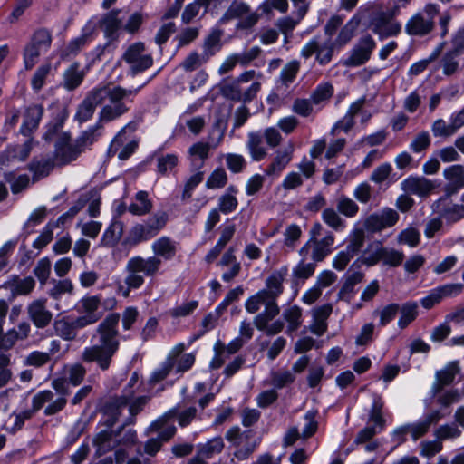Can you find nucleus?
Segmentation results:
<instances>
[{
	"mask_svg": "<svg viewBox=\"0 0 464 464\" xmlns=\"http://www.w3.org/2000/svg\"><path fill=\"white\" fill-rule=\"evenodd\" d=\"M230 447L234 448V458L245 460L255 451L256 441L253 439L251 431H242L237 426L230 428L225 434Z\"/></svg>",
	"mask_w": 464,
	"mask_h": 464,
	"instance_id": "8",
	"label": "nucleus"
},
{
	"mask_svg": "<svg viewBox=\"0 0 464 464\" xmlns=\"http://www.w3.org/2000/svg\"><path fill=\"white\" fill-rule=\"evenodd\" d=\"M293 151L294 149L292 145L284 150H276L273 160L265 169V175L272 178H278L292 160Z\"/></svg>",
	"mask_w": 464,
	"mask_h": 464,
	"instance_id": "25",
	"label": "nucleus"
},
{
	"mask_svg": "<svg viewBox=\"0 0 464 464\" xmlns=\"http://www.w3.org/2000/svg\"><path fill=\"white\" fill-rule=\"evenodd\" d=\"M288 275V267L284 266L274 271L266 280V288L264 289L269 296L276 302L278 296L283 293V283Z\"/></svg>",
	"mask_w": 464,
	"mask_h": 464,
	"instance_id": "28",
	"label": "nucleus"
},
{
	"mask_svg": "<svg viewBox=\"0 0 464 464\" xmlns=\"http://www.w3.org/2000/svg\"><path fill=\"white\" fill-rule=\"evenodd\" d=\"M166 222L165 214H156L145 223L136 224L130 231L129 241L137 245L151 239L165 227Z\"/></svg>",
	"mask_w": 464,
	"mask_h": 464,
	"instance_id": "9",
	"label": "nucleus"
},
{
	"mask_svg": "<svg viewBox=\"0 0 464 464\" xmlns=\"http://www.w3.org/2000/svg\"><path fill=\"white\" fill-rule=\"evenodd\" d=\"M57 165L54 158H43L41 160H34L31 162L30 169L34 172L37 178H43L47 176L53 167Z\"/></svg>",
	"mask_w": 464,
	"mask_h": 464,
	"instance_id": "52",
	"label": "nucleus"
},
{
	"mask_svg": "<svg viewBox=\"0 0 464 464\" xmlns=\"http://www.w3.org/2000/svg\"><path fill=\"white\" fill-rule=\"evenodd\" d=\"M461 54L458 50L452 47L447 52L442 59V71L446 75L453 74L459 68L458 58Z\"/></svg>",
	"mask_w": 464,
	"mask_h": 464,
	"instance_id": "60",
	"label": "nucleus"
},
{
	"mask_svg": "<svg viewBox=\"0 0 464 464\" xmlns=\"http://www.w3.org/2000/svg\"><path fill=\"white\" fill-rule=\"evenodd\" d=\"M360 18L356 15L348 21L339 32L338 36L334 42V44L337 47H343L348 44L353 37L354 33L360 24Z\"/></svg>",
	"mask_w": 464,
	"mask_h": 464,
	"instance_id": "42",
	"label": "nucleus"
},
{
	"mask_svg": "<svg viewBox=\"0 0 464 464\" xmlns=\"http://www.w3.org/2000/svg\"><path fill=\"white\" fill-rule=\"evenodd\" d=\"M261 306L265 309L254 318V324L257 330L264 332L266 335H276L284 329V321L277 319L271 323L280 313L277 302H275L265 290H259L249 296L245 302V308L249 314L259 311Z\"/></svg>",
	"mask_w": 464,
	"mask_h": 464,
	"instance_id": "3",
	"label": "nucleus"
},
{
	"mask_svg": "<svg viewBox=\"0 0 464 464\" xmlns=\"http://www.w3.org/2000/svg\"><path fill=\"white\" fill-rule=\"evenodd\" d=\"M168 414L176 419L178 424L181 428H185L192 423L193 420L198 419V410L195 406H189L184 409L174 408L171 409Z\"/></svg>",
	"mask_w": 464,
	"mask_h": 464,
	"instance_id": "39",
	"label": "nucleus"
},
{
	"mask_svg": "<svg viewBox=\"0 0 464 464\" xmlns=\"http://www.w3.org/2000/svg\"><path fill=\"white\" fill-rule=\"evenodd\" d=\"M238 189L235 186H229L226 192L218 198V210L223 214L235 211L238 206L236 195Z\"/></svg>",
	"mask_w": 464,
	"mask_h": 464,
	"instance_id": "36",
	"label": "nucleus"
},
{
	"mask_svg": "<svg viewBox=\"0 0 464 464\" xmlns=\"http://www.w3.org/2000/svg\"><path fill=\"white\" fill-rule=\"evenodd\" d=\"M446 179L444 192L447 197L458 193L464 188V168L461 165H452L443 171Z\"/></svg>",
	"mask_w": 464,
	"mask_h": 464,
	"instance_id": "24",
	"label": "nucleus"
},
{
	"mask_svg": "<svg viewBox=\"0 0 464 464\" xmlns=\"http://www.w3.org/2000/svg\"><path fill=\"white\" fill-rule=\"evenodd\" d=\"M136 126L133 122L126 124L114 137L109 147L108 153L110 156L118 154V158L121 160H128L138 148V142L136 140H130L127 144L123 145L125 139L124 134L127 131L133 132Z\"/></svg>",
	"mask_w": 464,
	"mask_h": 464,
	"instance_id": "18",
	"label": "nucleus"
},
{
	"mask_svg": "<svg viewBox=\"0 0 464 464\" xmlns=\"http://www.w3.org/2000/svg\"><path fill=\"white\" fill-rule=\"evenodd\" d=\"M430 429V426L422 420L415 423L404 425L395 430L396 433H410L413 440L424 436Z\"/></svg>",
	"mask_w": 464,
	"mask_h": 464,
	"instance_id": "53",
	"label": "nucleus"
},
{
	"mask_svg": "<svg viewBox=\"0 0 464 464\" xmlns=\"http://www.w3.org/2000/svg\"><path fill=\"white\" fill-rule=\"evenodd\" d=\"M440 217L449 223H455L464 218V205L446 203L440 210Z\"/></svg>",
	"mask_w": 464,
	"mask_h": 464,
	"instance_id": "45",
	"label": "nucleus"
},
{
	"mask_svg": "<svg viewBox=\"0 0 464 464\" xmlns=\"http://www.w3.org/2000/svg\"><path fill=\"white\" fill-rule=\"evenodd\" d=\"M52 64L50 62L39 66L34 73L31 85L35 92H38L45 84V81L51 72Z\"/></svg>",
	"mask_w": 464,
	"mask_h": 464,
	"instance_id": "57",
	"label": "nucleus"
},
{
	"mask_svg": "<svg viewBox=\"0 0 464 464\" xmlns=\"http://www.w3.org/2000/svg\"><path fill=\"white\" fill-rule=\"evenodd\" d=\"M53 327L56 335L65 341H72L77 337L78 331L87 326L78 316L67 315L55 320Z\"/></svg>",
	"mask_w": 464,
	"mask_h": 464,
	"instance_id": "23",
	"label": "nucleus"
},
{
	"mask_svg": "<svg viewBox=\"0 0 464 464\" xmlns=\"http://www.w3.org/2000/svg\"><path fill=\"white\" fill-rule=\"evenodd\" d=\"M376 46L375 41L371 35L361 37L358 43L351 50L349 56L343 61V65L357 67L369 61L372 51Z\"/></svg>",
	"mask_w": 464,
	"mask_h": 464,
	"instance_id": "16",
	"label": "nucleus"
},
{
	"mask_svg": "<svg viewBox=\"0 0 464 464\" xmlns=\"http://www.w3.org/2000/svg\"><path fill=\"white\" fill-rule=\"evenodd\" d=\"M441 50L442 46L439 45L431 52V53L427 58L420 60L411 64V67L409 68L408 74L410 76H417L420 74L427 69L430 63L434 62L439 57V55L441 53Z\"/></svg>",
	"mask_w": 464,
	"mask_h": 464,
	"instance_id": "51",
	"label": "nucleus"
},
{
	"mask_svg": "<svg viewBox=\"0 0 464 464\" xmlns=\"http://www.w3.org/2000/svg\"><path fill=\"white\" fill-rule=\"evenodd\" d=\"M160 267L161 259L157 256H132L125 266L126 282L132 287H141L145 283V277L156 276Z\"/></svg>",
	"mask_w": 464,
	"mask_h": 464,
	"instance_id": "4",
	"label": "nucleus"
},
{
	"mask_svg": "<svg viewBox=\"0 0 464 464\" xmlns=\"http://www.w3.org/2000/svg\"><path fill=\"white\" fill-rule=\"evenodd\" d=\"M210 145L207 142L194 143L188 150L191 164L195 169H200L208 158Z\"/></svg>",
	"mask_w": 464,
	"mask_h": 464,
	"instance_id": "40",
	"label": "nucleus"
},
{
	"mask_svg": "<svg viewBox=\"0 0 464 464\" xmlns=\"http://www.w3.org/2000/svg\"><path fill=\"white\" fill-rule=\"evenodd\" d=\"M263 77L261 72H256L255 70H248L242 72L237 79H235L229 85L225 87V91L231 99L236 101H243L244 102H251L258 93L261 89L259 81H255L252 84L242 92L239 86L241 83H246L254 81L255 79H261Z\"/></svg>",
	"mask_w": 464,
	"mask_h": 464,
	"instance_id": "7",
	"label": "nucleus"
},
{
	"mask_svg": "<svg viewBox=\"0 0 464 464\" xmlns=\"http://www.w3.org/2000/svg\"><path fill=\"white\" fill-rule=\"evenodd\" d=\"M53 287L48 291V295L54 300H59L65 294L72 295L74 289L73 284L70 279L52 281Z\"/></svg>",
	"mask_w": 464,
	"mask_h": 464,
	"instance_id": "50",
	"label": "nucleus"
},
{
	"mask_svg": "<svg viewBox=\"0 0 464 464\" xmlns=\"http://www.w3.org/2000/svg\"><path fill=\"white\" fill-rule=\"evenodd\" d=\"M284 245L294 249L302 236V229L296 224L287 226L284 231Z\"/></svg>",
	"mask_w": 464,
	"mask_h": 464,
	"instance_id": "64",
	"label": "nucleus"
},
{
	"mask_svg": "<svg viewBox=\"0 0 464 464\" xmlns=\"http://www.w3.org/2000/svg\"><path fill=\"white\" fill-rule=\"evenodd\" d=\"M335 241L334 235L327 231L322 238H310L302 247L298 253L301 257H306L311 250V259L314 263L323 261L333 250V246Z\"/></svg>",
	"mask_w": 464,
	"mask_h": 464,
	"instance_id": "10",
	"label": "nucleus"
},
{
	"mask_svg": "<svg viewBox=\"0 0 464 464\" xmlns=\"http://www.w3.org/2000/svg\"><path fill=\"white\" fill-rule=\"evenodd\" d=\"M28 318L39 329L45 328L53 320V313L47 308V299L33 300L27 306Z\"/></svg>",
	"mask_w": 464,
	"mask_h": 464,
	"instance_id": "21",
	"label": "nucleus"
},
{
	"mask_svg": "<svg viewBox=\"0 0 464 464\" xmlns=\"http://www.w3.org/2000/svg\"><path fill=\"white\" fill-rule=\"evenodd\" d=\"M227 176L224 169L218 168L208 177L205 186L209 189L221 188L225 187Z\"/></svg>",
	"mask_w": 464,
	"mask_h": 464,
	"instance_id": "62",
	"label": "nucleus"
},
{
	"mask_svg": "<svg viewBox=\"0 0 464 464\" xmlns=\"http://www.w3.org/2000/svg\"><path fill=\"white\" fill-rule=\"evenodd\" d=\"M363 277V273L359 271L348 275L338 293V298L349 302L354 294L355 285L360 284Z\"/></svg>",
	"mask_w": 464,
	"mask_h": 464,
	"instance_id": "35",
	"label": "nucleus"
},
{
	"mask_svg": "<svg viewBox=\"0 0 464 464\" xmlns=\"http://www.w3.org/2000/svg\"><path fill=\"white\" fill-rule=\"evenodd\" d=\"M431 132L435 138L447 139L457 131L450 121L446 122L443 119H438L431 125Z\"/></svg>",
	"mask_w": 464,
	"mask_h": 464,
	"instance_id": "55",
	"label": "nucleus"
},
{
	"mask_svg": "<svg viewBox=\"0 0 464 464\" xmlns=\"http://www.w3.org/2000/svg\"><path fill=\"white\" fill-rule=\"evenodd\" d=\"M152 256L159 259L169 261L173 259L177 254L178 243L169 237H160L151 244Z\"/></svg>",
	"mask_w": 464,
	"mask_h": 464,
	"instance_id": "27",
	"label": "nucleus"
},
{
	"mask_svg": "<svg viewBox=\"0 0 464 464\" xmlns=\"http://www.w3.org/2000/svg\"><path fill=\"white\" fill-rule=\"evenodd\" d=\"M121 11H111L108 13L102 20V28L105 34V36L109 39L108 43L102 46L98 47L97 56L100 58L106 51L111 53L115 49L114 41L118 38L119 31L123 27L122 17H120Z\"/></svg>",
	"mask_w": 464,
	"mask_h": 464,
	"instance_id": "13",
	"label": "nucleus"
},
{
	"mask_svg": "<svg viewBox=\"0 0 464 464\" xmlns=\"http://www.w3.org/2000/svg\"><path fill=\"white\" fill-rule=\"evenodd\" d=\"M240 18L239 27L249 28L256 24L258 15L251 12L249 5L242 1H234L221 18L222 22Z\"/></svg>",
	"mask_w": 464,
	"mask_h": 464,
	"instance_id": "19",
	"label": "nucleus"
},
{
	"mask_svg": "<svg viewBox=\"0 0 464 464\" xmlns=\"http://www.w3.org/2000/svg\"><path fill=\"white\" fill-rule=\"evenodd\" d=\"M306 257H301V260L292 269V281L295 284L304 283L310 278L315 271L316 263L306 262Z\"/></svg>",
	"mask_w": 464,
	"mask_h": 464,
	"instance_id": "32",
	"label": "nucleus"
},
{
	"mask_svg": "<svg viewBox=\"0 0 464 464\" xmlns=\"http://www.w3.org/2000/svg\"><path fill=\"white\" fill-rule=\"evenodd\" d=\"M463 285L460 283L446 284L431 289L429 294L420 299V304L425 309H430L441 302L445 297H453L460 295L463 291Z\"/></svg>",
	"mask_w": 464,
	"mask_h": 464,
	"instance_id": "20",
	"label": "nucleus"
},
{
	"mask_svg": "<svg viewBox=\"0 0 464 464\" xmlns=\"http://www.w3.org/2000/svg\"><path fill=\"white\" fill-rule=\"evenodd\" d=\"M43 114L44 108L42 105L33 104L28 106L24 114V121L20 132L24 136H28L38 127Z\"/></svg>",
	"mask_w": 464,
	"mask_h": 464,
	"instance_id": "29",
	"label": "nucleus"
},
{
	"mask_svg": "<svg viewBox=\"0 0 464 464\" xmlns=\"http://www.w3.org/2000/svg\"><path fill=\"white\" fill-rule=\"evenodd\" d=\"M420 240V233L413 227H408L401 230L398 237L397 241L399 244H404L410 247H415L419 245Z\"/></svg>",
	"mask_w": 464,
	"mask_h": 464,
	"instance_id": "59",
	"label": "nucleus"
},
{
	"mask_svg": "<svg viewBox=\"0 0 464 464\" xmlns=\"http://www.w3.org/2000/svg\"><path fill=\"white\" fill-rule=\"evenodd\" d=\"M325 45V41H322L320 37H313L301 49L300 56L307 60L313 55L317 57V53H321V49Z\"/></svg>",
	"mask_w": 464,
	"mask_h": 464,
	"instance_id": "63",
	"label": "nucleus"
},
{
	"mask_svg": "<svg viewBox=\"0 0 464 464\" xmlns=\"http://www.w3.org/2000/svg\"><path fill=\"white\" fill-rule=\"evenodd\" d=\"M85 72L80 70V64L78 63H72L63 72V86L65 89L72 91L76 89L83 81Z\"/></svg>",
	"mask_w": 464,
	"mask_h": 464,
	"instance_id": "37",
	"label": "nucleus"
},
{
	"mask_svg": "<svg viewBox=\"0 0 464 464\" xmlns=\"http://www.w3.org/2000/svg\"><path fill=\"white\" fill-rule=\"evenodd\" d=\"M402 189L410 194L424 197L435 188L434 183L423 177H409L401 182Z\"/></svg>",
	"mask_w": 464,
	"mask_h": 464,
	"instance_id": "26",
	"label": "nucleus"
},
{
	"mask_svg": "<svg viewBox=\"0 0 464 464\" xmlns=\"http://www.w3.org/2000/svg\"><path fill=\"white\" fill-rule=\"evenodd\" d=\"M82 152L79 145L71 143L70 137L64 133L55 143L54 160L57 165H66L75 160Z\"/></svg>",
	"mask_w": 464,
	"mask_h": 464,
	"instance_id": "22",
	"label": "nucleus"
},
{
	"mask_svg": "<svg viewBox=\"0 0 464 464\" xmlns=\"http://www.w3.org/2000/svg\"><path fill=\"white\" fill-rule=\"evenodd\" d=\"M221 33L218 30L212 31L204 41L203 54L204 61H208L221 48Z\"/></svg>",
	"mask_w": 464,
	"mask_h": 464,
	"instance_id": "46",
	"label": "nucleus"
},
{
	"mask_svg": "<svg viewBox=\"0 0 464 464\" xmlns=\"http://www.w3.org/2000/svg\"><path fill=\"white\" fill-rule=\"evenodd\" d=\"M52 40V34L46 29H38L33 34L23 52L26 70H31L39 62L41 54L51 47Z\"/></svg>",
	"mask_w": 464,
	"mask_h": 464,
	"instance_id": "6",
	"label": "nucleus"
},
{
	"mask_svg": "<svg viewBox=\"0 0 464 464\" xmlns=\"http://www.w3.org/2000/svg\"><path fill=\"white\" fill-rule=\"evenodd\" d=\"M140 87L125 89L121 86L102 85L93 88L86 95V100L90 102L95 108L102 104L107 99L110 104L102 107L99 113L101 121H111L129 111L127 102L130 97L135 96Z\"/></svg>",
	"mask_w": 464,
	"mask_h": 464,
	"instance_id": "2",
	"label": "nucleus"
},
{
	"mask_svg": "<svg viewBox=\"0 0 464 464\" xmlns=\"http://www.w3.org/2000/svg\"><path fill=\"white\" fill-rule=\"evenodd\" d=\"M459 368L458 362H450L442 370L436 373L438 382L441 386L450 384L456 375L459 373Z\"/></svg>",
	"mask_w": 464,
	"mask_h": 464,
	"instance_id": "54",
	"label": "nucleus"
},
{
	"mask_svg": "<svg viewBox=\"0 0 464 464\" xmlns=\"http://www.w3.org/2000/svg\"><path fill=\"white\" fill-rule=\"evenodd\" d=\"M101 304L100 295H85L77 302L76 311L82 314L78 317L86 326L96 324L102 318Z\"/></svg>",
	"mask_w": 464,
	"mask_h": 464,
	"instance_id": "14",
	"label": "nucleus"
},
{
	"mask_svg": "<svg viewBox=\"0 0 464 464\" xmlns=\"http://www.w3.org/2000/svg\"><path fill=\"white\" fill-rule=\"evenodd\" d=\"M210 0H195L193 3L188 4L182 14L181 20L184 24H189L199 13L202 6L206 8L209 5Z\"/></svg>",
	"mask_w": 464,
	"mask_h": 464,
	"instance_id": "61",
	"label": "nucleus"
},
{
	"mask_svg": "<svg viewBox=\"0 0 464 464\" xmlns=\"http://www.w3.org/2000/svg\"><path fill=\"white\" fill-rule=\"evenodd\" d=\"M123 234V223L120 220H114L107 227L102 235V241L104 245L114 246L121 239Z\"/></svg>",
	"mask_w": 464,
	"mask_h": 464,
	"instance_id": "49",
	"label": "nucleus"
},
{
	"mask_svg": "<svg viewBox=\"0 0 464 464\" xmlns=\"http://www.w3.org/2000/svg\"><path fill=\"white\" fill-rule=\"evenodd\" d=\"M395 14V11L382 12L372 21V30L380 40L396 36L401 33V24L392 20Z\"/></svg>",
	"mask_w": 464,
	"mask_h": 464,
	"instance_id": "15",
	"label": "nucleus"
},
{
	"mask_svg": "<svg viewBox=\"0 0 464 464\" xmlns=\"http://www.w3.org/2000/svg\"><path fill=\"white\" fill-rule=\"evenodd\" d=\"M120 314H109L95 328L92 336V345L82 350V360L94 362L102 371H107L112 363L113 357L121 347L119 331Z\"/></svg>",
	"mask_w": 464,
	"mask_h": 464,
	"instance_id": "1",
	"label": "nucleus"
},
{
	"mask_svg": "<svg viewBox=\"0 0 464 464\" xmlns=\"http://www.w3.org/2000/svg\"><path fill=\"white\" fill-rule=\"evenodd\" d=\"M134 391H123V394L121 397L115 398L108 403L105 411L106 414L111 418V425L118 420V417L125 409H128L130 417L124 424L133 423L134 417L142 411L149 401V397L146 396L134 398Z\"/></svg>",
	"mask_w": 464,
	"mask_h": 464,
	"instance_id": "5",
	"label": "nucleus"
},
{
	"mask_svg": "<svg viewBox=\"0 0 464 464\" xmlns=\"http://www.w3.org/2000/svg\"><path fill=\"white\" fill-rule=\"evenodd\" d=\"M384 246L380 241H374L367 246L361 256L362 263L373 266L382 259Z\"/></svg>",
	"mask_w": 464,
	"mask_h": 464,
	"instance_id": "41",
	"label": "nucleus"
},
{
	"mask_svg": "<svg viewBox=\"0 0 464 464\" xmlns=\"http://www.w3.org/2000/svg\"><path fill=\"white\" fill-rule=\"evenodd\" d=\"M152 208V202L149 198L148 192L140 190L136 193L133 201L128 207V211L135 216L148 214Z\"/></svg>",
	"mask_w": 464,
	"mask_h": 464,
	"instance_id": "34",
	"label": "nucleus"
},
{
	"mask_svg": "<svg viewBox=\"0 0 464 464\" xmlns=\"http://www.w3.org/2000/svg\"><path fill=\"white\" fill-rule=\"evenodd\" d=\"M282 317L286 323V334L295 332L303 323V311L297 305H291L283 310Z\"/></svg>",
	"mask_w": 464,
	"mask_h": 464,
	"instance_id": "33",
	"label": "nucleus"
},
{
	"mask_svg": "<svg viewBox=\"0 0 464 464\" xmlns=\"http://www.w3.org/2000/svg\"><path fill=\"white\" fill-rule=\"evenodd\" d=\"M203 179L204 171H201L199 169H196L195 173H193L185 182L181 194V200L187 201L189 199L192 197L194 189L203 181Z\"/></svg>",
	"mask_w": 464,
	"mask_h": 464,
	"instance_id": "56",
	"label": "nucleus"
},
{
	"mask_svg": "<svg viewBox=\"0 0 464 464\" xmlns=\"http://www.w3.org/2000/svg\"><path fill=\"white\" fill-rule=\"evenodd\" d=\"M399 220L396 210L385 208L379 212L368 216L364 220V227L370 233H378L393 227Z\"/></svg>",
	"mask_w": 464,
	"mask_h": 464,
	"instance_id": "17",
	"label": "nucleus"
},
{
	"mask_svg": "<svg viewBox=\"0 0 464 464\" xmlns=\"http://www.w3.org/2000/svg\"><path fill=\"white\" fill-rule=\"evenodd\" d=\"M399 311L401 312V316L398 320V326L403 329L417 317L418 304L416 302H407L400 307Z\"/></svg>",
	"mask_w": 464,
	"mask_h": 464,
	"instance_id": "47",
	"label": "nucleus"
},
{
	"mask_svg": "<svg viewBox=\"0 0 464 464\" xmlns=\"http://www.w3.org/2000/svg\"><path fill=\"white\" fill-rule=\"evenodd\" d=\"M122 60L130 66L133 74L149 69L153 63L151 54L146 51L144 44L140 42L130 44L123 53Z\"/></svg>",
	"mask_w": 464,
	"mask_h": 464,
	"instance_id": "11",
	"label": "nucleus"
},
{
	"mask_svg": "<svg viewBox=\"0 0 464 464\" xmlns=\"http://www.w3.org/2000/svg\"><path fill=\"white\" fill-rule=\"evenodd\" d=\"M336 208L338 212L345 218H353L359 212L358 204L351 198L342 195L336 201Z\"/></svg>",
	"mask_w": 464,
	"mask_h": 464,
	"instance_id": "48",
	"label": "nucleus"
},
{
	"mask_svg": "<svg viewBox=\"0 0 464 464\" xmlns=\"http://www.w3.org/2000/svg\"><path fill=\"white\" fill-rule=\"evenodd\" d=\"M322 219L328 227L337 232H341L346 227L345 220L340 216L338 210L333 208H326L323 210Z\"/></svg>",
	"mask_w": 464,
	"mask_h": 464,
	"instance_id": "43",
	"label": "nucleus"
},
{
	"mask_svg": "<svg viewBox=\"0 0 464 464\" xmlns=\"http://www.w3.org/2000/svg\"><path fill=\"white\" fill-rule=\"evenodd\" d=\"M33 149L32 140H28L22 145L9 146L5 150L6 159L8 160L24 161Z\"/></svg>",
	"mask_w": 464,
	"mask_h": 464,
	"instance_id": "44",
	"label": "nucleus"
},
{
	"mask_svg": "<svg viewBox=\"0 0 464 464\" xmlns=\"http://www.w3.org/2000/svg\"><path fill=\"white\" fill-rule=\"evenodd\" d=\"M94 444L99 455H103L115 447V443L112 441V434L108 430L99 432L94 438Z\"/></svg>",
	"mask_w": 464,
	"mask_h": 464,
	"instance_id": "58",
	"label": "nucleus"
},
{
	"mask_svg": "<svg viewBox=\"0 0 464 464\" xmlns=\"http://www.w3.org/2000/svg\"><path fill=\"white\" fill-rule=\"evenodd\" d=\"M224 447L225 443L220 436L214 437L205 443H199L197 446L199 456H203L205 459H211L221 453Z\"/></svg>",
	"mask_w": 464,
	"mask_h": 464,
	"instance_id": "38",
	"label": "nucleus"
},
{
	"mask_svg": "<svg viewBox=\"0 0 464 464\" xmlns=\"http://www.w3.org/2000/svg\"><path fill=\"white\" fill-rule=\"evenodd\" d=\"M263 140L260 132L251 131L247 134L246 149L254 161H260L267 156V149Z\"/></svg>",
	"mask_w": 464,
	"mask_h": 464,
	"instance_id": "30",
	"label": "nucleus"
},
{
	"mask_svg": "<svg viewBox=\"0 0 464 464\" xmlns=\"http://www.w3.org/2000/svg\"><path fill=\"white\" fill-rule=\"evenodd\" d=\"M34 285L35 282L31 276L24 278L13 276L5 283L4 287L9 290L14 296H16L30 294L34 288Z\"/></svg>",
	"mask_w": 464,
	"mask_h": 464,
	"instance_id": "31",
	"label": "nucleus"
},
{
	"mask_svg": "<svg viewBox=\"0 0 464 464\" xmlns=\"http://www.w3.org/2000/svg\"><path fill=\"white\" fill-rule=\"evenodd\" d=\"M438 13L435 5H427L422 12L415 14L409 19L405 31L410 35H425L429 34L434 24V17Z\"/></svg>",
	"mask_w": 464,
	"mask_h": 464,
	"instance_id": "12",
	"label": "nucleus"
}]
</instances>
